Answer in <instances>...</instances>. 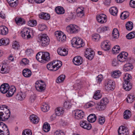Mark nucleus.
Listing matches in <instances>:
<instances>
[{
    "mask_svg": "<svg viewBox=\"0 0 135 135\" xmlns=\"http://www.w3.org/2000/svg\"><path fill=\"white\" fill-rule=\"evenodd\" d=\"M123 79V88L125 90L129 91L132 88V84L130 82L131 79V76L130 74L126 73Z\"/></svg>",
    "mask_w": 135,
    "mask_h": 135,
    "instance_id": "f257e3e1",
    "label": "nucleus"
},
{
    "mask_svg": "<svg viewBox=\"0 0 135 135\" xmlns=\"http://www.w3.org/2000/svg\"><path fill=\"white\" fill-rule=\"evenodd\" d=\"M62 65V62L60 61H53L49 63L47 65V67L50 70L55 71L58 70Z\"/></svg>",
    "mask_w": 135,
    "mask_h": 135,
    "instance_id": "f03ea898",
    "label": "nucleus"
},
{
    "mask_svg": "<svg viewBox=\"0 0 135 135\" xmlns=\"http://www.w3.org/2000/svg\"><path fill=\"white\" fill-rule=\"evenodd\" d=\"M71 43L73 47L77 48L82 47L84 45L82 39L80 38L77 37H75L72 39Z\"/></svg>",
    "mask_w": 135,
    "mask_h": 135,
    "instance_id": "7ed1b4c3",
    "label": "nucleus"
},
{
    "mask_svg": "<svg viewBox=\"0 0 135 135\" xmlns=\"http://www.w3.org/2000/svg\"><path fill=\"white\" fill-rule=\"evenodd\" d=\"M67 32L70 34H75L79 31V27L76 25L71 24L68 26L66 28Z\"/></svg>",
    "mask_w": 135,
    "mask_h": 135,
    "instance_id": "20e7f679",
    "label": "nucleus"
},
{
    "mask_svg": "<svg viewBox=\"0 0 135 135\" xmlns=\"http://www.w3.org/2000/svg\"><path fill=\"white\" fill-rule=\"evenodd\" d=\"M39 42L43 47L46 46L49 44L50 39L46 34L42 35L39 38Z\"/></svg>",
    "mask_w": 135,
    "mask_h": 135,
    "instance_id": "39448f33",
    "label": "nucleus"
},
{
    "mask_svg": "<svg viewBox=\"0 0 135 135\" xmlns=\"http://www.w3.org/2000/svg\"><path fill=\"white\" fill-rule=\"evenodd\" d=\"M109 100L106 98H103L99 103L97 104V108L99 110H104L105 108L107 105L108 104Z\"/></svg>",
    "mask_w": 135,
    "mask_h": 135,
    "instance_id": "423d86ee",
    "label": "nucleus"
},
{
    "mask_svg": "<svg viewBox=\"0 0 135 135\" xmlns=\"http://www.w3.org/2000/svg\"><path fill=\"white\" fill-rule=\"evenodd\" d=\"M115 83L112 80L108 79L105 84V89L107 91L113 90L115 88Z\"/></svg>",
    "mask_w": 135,
    "mask_h": 135,
    "instance_id": "0eeeda50",
    "label": "nucleus"
},
{
    "mask_svg": "<svg viewBox=\"0 0 135 135\" xmlns=\"http://www.w3.org/2000/svg\"><path fill=\"white\" fill-rule=\"evenodd\" d=\"M35 86L37 90L39 91L42 92L45 90L46 85L44 82L40 80L36 82Z\"/></svg>",
    "mask_w": 135,
    "mask_h": 135,
    "instance_id": "6e6552de",
    "label": "nucleus"
},
{
    "mask_svg": "<svg viewBox=\"0 0 135 135\" xmlns=\"http://www.w3.org/2000/svg\"><path fill=\"white\" fill-rule=\"evenodd\" d=\"M74 118L77 119H82L84 116V113L81 110H76L73 112Z\"/></svg>",
    "mask_w": 135,
    "mask_h": 135,
    "instance_id": "1a4fd4ad",
    "label": "nucleus"
},
{
    "mask_svg": "<svg viewBox=\"0 0 135 135\" xmlns=\"http://www.w3.org/2000/svg\"><path fill=\"white\" fill-rule=\"evenodd\" d=\"M55 33L57 40L59 41L64 42L66 40V36L63 32L57 31H56Z\"/></svg>",
    "mask_w": 135,
    "mask_h": 135,
    "instance_id": "9d476101",
    "label": "nucleus"
},
{
    "mask_svg": "<svg viewBox=\"0 0 135 135\" xmlns=\"http://www.w3.org/2000/svg\"><path fill=\"white\" fill-rule=\"evenodd\" d=\"M94 52L90 48H87L85 52L84 56L89 60L92 59L94 56Z\"/></svg>",
    "mask_w": 135,
    "mask_h": 135,
    "instance_id": "9b49d317",
    "label": "nucleus"
},
{
    "mask_svg": "<svg viewBox=\"0 0 135 135\" xmlns=\"http://www.w3.org/2000/svg\"><path fill=\"white\" fill-rule=\"evenodd\" d=\"M119 135H129V132L128 128L125 126H121L118 130Z\"/></svg>",
    "mask_w": 135,
    "mask_h": 135,
    "instance_id": "f8f14e48",
    "label": "nucleus"
},
{
    "mask_svg": "<svg viewBox=\"0 0 135 135\" xmlns=\"http://www.w3.org/2000/svg\"><path fill=\"white\" fill-rule=\"evenodd\" d=\"M30 30L27 28H24L21 31L22 37L25 39H28L31 37Z\"/></svg>",
    "mask_w": 135,
    "mask_h": 135,
    "instance_id": "ddd939ff",
    "label": "nucleus"
},
{
    "mask_svg": "<svg viewBox=\"0 0 135 135\" xmlns=\"http://www.w3.org/2000/svg\"><path fill=\"white\" fill-rule=\"evenodd\" d=\"M80 125L83 128L89 130L91 128V124L88 123L86 121H81L80 122Z\"/></svg>",
    "mask_w": 135,
    "mask_h": 135,
    "instance_id": "4468645a",
    "label": "nucleus"
},
{
    "mask_svg": "<svg viewBox=\"0 0 135 135\" xmlns=\"http://www.w3.org/2000/svg\"><path fill=\"white\" fill-rule=\"evenodd\" d=\"M97 19L98 22L100 23H104L107 21L106 16L104 14L98 15L97 16Z\"/></svg>",
    "mask_w": 135,
    "mask_h": 135,
    "instance_id": "2eb2a0df",
    "label": "nucleus"
},
{
    "mask_svg": "<svg viewBox=\"0 0 135 135\" xmlns=\"http://www.w3.org/2000/svg\"><path fill=\"white\" fill-rule=\"evenodd\" d=\"M128 55L127 53L124 52H122L117 56L118 60L120 62H123L126 60Z\"/></svg>",
    "mask_w": 135,
    "mask_h": 135,
    "instance_id": "dca6fc26",
    "label": "nucleus"
},
{
    "mask_svg": "<svg viewBox=\"0 0 135 135\" xmlns=\"http://www.w3.org/2000/svg\"><path fill=\"white\" fill-rule=\"evenodd\" d=\"M73 61L75 65H79L83 63V60L81 57L79 56L74 57L73 59Z\"/></svg>",
    "mask_w": 135,
    "mask_h": 135,
    "instance_id": "f3484780",
    "label": "nucleus"
},
{
    "mask_svg": "<svg viewBox=\"0 0 135 135\" xmlns=\"http://www.w3.org/2000/svg\"><path fill=\"white\" fill-rule=\"evenodd\" d=\"M9 84L7 83H4L1 85L0 87V90L1 93L5 94L7 93L9 88Z\"/></svg>",
    "mask_w": 135,
    "mask_h": 135,
    "instance_id": "a211bd4d",
    "label": "nucleus"
},
{
    "mask_svg": "<svg viewBox=\"0 0 135 135\" xmlns=\"http://www.w3.org/2000/svg\"><path fill=\"white\" fill-rule=\"evenodd\" d=\"M110 43L107 40L103 42L101 44V47L104 50H108L110 49Z\"/></svg>",
    "mask_w": 135,
    "mask_h": 135,
    "instance_id": "6ab92c4d",
    "label": "nucleus"
},
{
    "mask_svg": "<svg viewBox=\"0 0 135 135\" xmlns=\"http://www.w3.org/2000/svg\"><path fill=\"white\" fill-rule=\"evenodd\" d=\"M16 90V88L14 86H11L9 87V89L8 91V92L6 94V96L8 97L12 96L15 92Z\"/></svg>",
    "mask_w": 135,
    "mask_h": 135,
    "instance_id": "aec40b11",
    "label": "nucleus"
},
{
    "mask_svg": "<svg viewBox=\"0 0 135 135\" xmlns=\"http://www.w3.org/2000/svg\"><path fill=\"white\" fill-rule=\"evenodd\" d=\"M84 8L83 7H79L76 10V13L78 16L82 17L84 14Z\"/></svg>",
    "mask_w": 135,
    "mask_h": 135,
    "instance_id": "412c9836",
    "label": "nucleus"
},
{
    "mask_svg": "<svg viewBox=\"0 0 135 135\" xmlns=\"http://www.w3.org/2000/svg\"><path fill=\"white\" fill-rule=\"evenodd\" d=\"M58 54L61 56H66L68 54V51L65 48L60 47L57 50Z\"/></svg>",
    "mask_w": 135,
    "mask_h": 135,
    "instance_id": "4be33fe9",
    "label": "nucleus"
},
{
    "mask_svg": "<svg viewBox=\"0 0 135 135\" xmlns=\"http://www.w3.org/2000/svg\"><path fill=\"white\" fill-rule=\"evenodd\" d=\"M26 97L25 92L21 90L20 92L18 93L17 95L16 98L17 99L20 100H22L24 99Z\"/></svg>",
    "mask_w": 135,
    "mask_h": 135,
    "instance_id": "5701e85b",
    "label": "nucleus"
},
{
    "mask_svg": "<svg viewBox=\"0 0 135 135\" xmlns=\"http://www.w3.org/2000/svg\"><path fill=\"white\" fill-rule=\"evenodd\" d=\"M30 119L31 121L34 124H37L39 122V118L34 114L31 115L30 117Z\"/></svg>",
    "mask_w": 135,
    "mask_h": 135,
    "instance_id": "b1692460",
    "label": "nucleus"
},
{
    "mask_svg": "<svg viewBox=\"0 0 135 135\" xmlns=\"http://www.w3.org/2000/svg\"><path fill=\"white\" fill-rule=\"evenodd\" d=\"M121 75V72L118 70H116L111 73V76L114 78H119Z\"/></svg>",
    "mask_w": 135,
    "mask_h": 135,
    "instance_id": "393cba45",
    "label": "nucleus"
},
{
    "mask_svg": "<svg viewBox=\"0 0 135 135\" xmlns=\"http://www.w3.org/2000/svg\"><path fill=\"white\" fill-rule=\"evenodd\" d=\"M8 33V28L4 26H0V34L3 35H6Z\"/></svg>",
    "mask_w": 135,
    "mask_h": 135,
    "instance_id": "a878e982",
    "label": "nucleus"
},
{
    "mask_svg": "<svg viewBox=\"0 0 135 135\" xmlns=\"http://www.w3.org/2000/svg\"><path fill=\"white\" fill-rule=\"evenodd\" d=\"M10 115V111L8 109H7V110L6 111L4 114L3 113V115L2 116L1 120L5 121L7 120L9 118Z\"/></svg>",
    "mask_w": 135,
    "mask_h": 135,
    "instance_id": "bb28decb",
    "label": "nucleus"
},
{
    "mask_svg": "<svg viewBox=\"0 0 135 135\" xmlns=\"http://www.w3.org/2000/svg\"><path fill=\"white\" fill-rule=\"evenodd\" d=\"M6 64H2L0 65V72L2 74H6L8 73L9 70Z\"/></svg>",
    "mask_w": 135,
    "mask_h": 135,
    "instance_id": "cd10ccee",
    "label": "nucleus"
},
{
    "mask_svg": "<svg viewBox=\"0 0 135 135\" xmlns=\"http://www.w3.org/2000/svg\"><path fill=\"white\" fill-rule=\"evenodd\" d=\"M43 62L49 61L50 59V54L47 52H43Z\"/></svg>",
    "mask_w": 135,
    "mask_h": 135,
    "instance_id": "c85d7f7f",
    "label": "nucleus"
},
{
    "mask_svg": "<svg viewBox=\"0 0 135 135\" xmlns=\"http://www.w3.org/2000/svg\"><path fill=\"white\" fill-rule=\"evenodd\" d=\"M39 16L40 18L46 20H49L50 18V16L49 14L43 12L40 14Z\"/></svg>",
    "mask_w": 135,
    "mask_h": 135,
    "instance_id": "c756f323",
    "label": "nucleus"
},
{
    "mask_svg": "<svg viewBox=\"0 0 135 135\" xmlns=\"http://www.w3.org/2000/svg\"><path fill=\"white\" fill-rule=\"evenodd\" d=\"M22 74L23 76L25 77H29L31 75V72L29 69H26L23 70Z\"/></svg>",
    "mask_w": 135,
    "mask_h": 135,
    "instance_id": "7c9ffc66",
    "label": "nucleus"
},
{
    "mask_svg": "<svg viewBox=\"0 0 135 135\" xmlns=\"http://www.w3.org/2000/svg\"><path fill=\"white\" fill-rule=\"evenodd\" d=\"M133 68L132 64L130 63H127L125 64L123 67V69L124 71H130Z\"/></svg>",
    "mask_w": 135,
    "mask_h": 135,
    "instance_id": "2f4dec72",
    "label": "nucleus"
},
{
    "mask_svg": "<svg viewBox=\"0 0 135 135\" xmlns=\"http://www.w3.org/2000/svg\"><path fill=\"white\" fill-rule=\"evenodd\" d=\"M97 119V117L94 114H90L87 117L88 121L90 122L93 123L95 122Z\"/></svg>",
    "mask_w": 135,
    "mask_h": 135,
    "instance_id": "473e14b6",
    "label": "nucleus"
},
{
    "mask_svg": "<svg viewBox=\"0 0 135 135\" xmlns=\"http://www.w3.org/2000/svg\"><path fill=\"white\" fill-rule=\"evenodd\" d=\"M16 23L18 25H21L25 24L26 22L25 20L22 18H16L15 19Z\"/></svg>",
    "mask_w": 135,
    "mask_h": 135,
    "instance_id": "72a5a7b5",
    "label": "nucleus"
},
{
    "mask_svg": "<svg viewBox=\"0 0 135 135\" xmlns=\"http://www.w3.org/2000/svg\"><path fill=\"white\" fill-rule=\"evenodd\" d=\"M56 12L59 14H62L65 13V11L63 8L61 6L57 7L55 8Z\"/></svg>",
    "mask_w": 135,
    "mask_h": 135,
    "instance_id": "f704fd0d",
    "label": "nucleus"
},
{
    "mask_svg": "<svg viewBox=\"0 0 135 135\" xmlns=\"http://www.w3.org/2000/svg\"><path fill=\"white\" fill-rule=\"evenodd\" d=\"M4 127L6 128L7 131V132L8 133L7 134V135H9L8 129L7 128V126L5 124L3 123L2 122H0V133L2 132L3 131H2V129H3V128ZM0 135H4L3 133H0Z\"/></svg>",
    "mask_w": 135,
    "mask_h": 135,
    "instance_id": "c9c22d12",
    "label": "nucleus"
},
{
    "mask_svg": "<svg viewBox=\"0 0 135 135\" xmlns=\"http://www.w3.org/2000/svg\"><path fill=\"white\" fill-rule=\"evenodd\" d=\"M131 116V113L129 110H126L124 113V118L126 119H129Z\"/></svg>",
    "mask_w": 135,
    "mask_h": 135,
    "instance_id": "e433bc0d",
    "label": "nucleus"
},
{
    "mask_svg": "<svg viewBox=\"0 0 135 135\" xmlns=\"http://www.w3.org/2000/svg\"><path fill=\"white\" fill-rule=\"evenodd\" d=\"M109 11L112 15L114 16H116L118 12L117 8L116 7H113L109 9Z\"/></svg>",
    "mask_w": 135,
    "mask_h": 135,
    "instance_id": "4c0bfd02",
    "label": "nucleus"
},
{
    "mask_svg": "<svg viewBox=\"0 0 135 135\" xmlns=\"http://www.w3.org/2000/svg\"><path fill=\"white\" fill-rule=\"evenodd\" d=\"M43 52H39L37 54L36 56V58L38 61L43 63Z\"/></svg>",
    "mask_w": 135,
    "mask_h": 135,
    "instance_id": "58836bf2",
    "label": "nucleus"
},
{
    "mask_svg": "<svg viewBox=\"0 0 135 135\" xmlns=\"http://www.w3.org/2000/svg\"><path fill=\"white\" fill-rule=\"evenodd\" d=\"M112 37L114 38L117 39L119 37V32L116 28H114L113 31L112 33Z\"/></svg>",
    "mask_w": 135,
    "mask_h": 135,
    "instance_id": "ea45409f",
    "label": "nucleus"
},
{
    "mask_svg": "<svg viewBox=\"0 0 135 135\" xmlns=\"http://www.w3.org/2000/svg\"><path fill=\"white\" fill-rule=\"evenodd\" d=\"M72 104L70 101H65L63 104L64 108L67 109H70L71 107Z\"/></svg>",
    "mask_w": 135,
    "mask_h": 135,
    "instance_id": "a19ab883",
    "label": "nucleus"
},
{
    "mask_svg": "<svg viewBox=\"0 0 135 135\" xmlns=\"http://www.w3.org/2000/svg\"><path fill=\"white\" fill-rule=\"evenodd\" d=\"M9 40L8 39H1L0 40V46L2 45L6 46L9 44Z\"/></svg>",
    "mask_w": 135,
    "mask_h": 135,
    "instance_id": "79ce46f5",
    "label": "nucleus"
},
{
    "mask_svg": "<svg viewBox=\"0 0 135 135\" xmlns=\"http://www.w3.org/2000/svg\"><path fill=\"white\" fill-rule=\"evenodd\" d=\"M43 129L45 132H48L50 129V126L48 123H45L43 126Z\"/></svg>",
    "mask_w": 135,
    "mask_h": 135,
    "instance_id": "37998d69",
    "label": "nucleus"
},
{
    "mask_svg": "<svg viewBox=\"0 0 135 135\" xmlns=\"http://www.w3.org/2000/svg\"><path fill=\"white\" fill-rule=\"evenodd\" d=\"M135 99V98L134 96L131 94L128 95L127 99V102L129 103H132Z\"/></svg>",
    "mask_w": 135,
    "mask_h": 135,
    "instance_id": "c03bdc74",
    "label": "nucleus"
},
{
    "mask_svg": "<svg viewBox=\"0 0 135 135\" xmlns=\"http://www.w3.org/2000/svg\"><path fill=\"white\" fill-rule=\"evenodd\" d=\"M126 29L128 30H131L133 28V23L131 21H128L127 22L126 25Z\"/></svg>",
    "mask_w": 135,
    "mask_h": 135,
    "instance_id": "a18cd8bd",
    "label": "nucleus"
},
{
    "mask_svg": "<svg viewBox=\"0 0 135 135\" xmlns=\"http://www.w3.org/2000/svg\"><path fill=\"white\" fill-rule=\"evenodd\" d=\"M42 110L44 112H46L49 109V107L48 105L44 103L41 107Z\"/></svg>",
    "mask_w": 135,
    "mask_h": 135,
    "instance_id": "49530a36",
    "label": "nucleus"
},
{
    "mask_svg": "<svg viewBox=\"0 0 135 135\" xmlns=\"http://www.w3.org/2000/svg\"><path fill=\"white\" fill-rule=\"evenodd\" d=\"M64 113V110L60 108H57L56 110L55 114L57 116H60L62 114Z\"/></svg>",
    "mask_w": 135,
    "mask_h": 135,
    "instance_id": "de8ad7c7",
    "label": "nucleus"
},
{
    "mask_svg": "<svg viewBox=\"0 0 135 135\" xmlns=\"http://www.w3.org/2000/svg\"><path fill=\"white\" fill-rule=\"evenodd\" d=\"M112 50L114 54L118 53L120 51V48L119 46L117 45L114 47Z\"/></svg>",
    "mask_w": 135,
    "mask_h": 135,
    "instance_id": "09e8293b",
    "label": "nucleus"
},
{
    "mask_svg": "<svg viewBox=\"0 0 135 135\" xmlns=\"http://www.w3.org/2000/svg\"><path fill=\"white\" fill-rule=\"evenodd\" d=\"M127 38L128 39H131L135 37V32H133L129 33L126 36Z\"/></svg>",
    "mask_w": 135,
    "mask_h": 135,
    "instance_id": "8fccbe9b",
    "label": "nucleus"
},
{
    "mask_svg": "<svg viewBox=\"0 0 135 135\" xmlns=\"http://www.w3.org/2000/svg\"><path fill=\"white\" fill-rule=\"evenodd\" d=\"M129 16V13L128 12H124L121 14L120 17L123 20Z\"/></svg>",
    "mask_w": 135,
    "mask_h": 135,
    "instance_id": "3c124183",
    "label": "nucleus"
},
{
    "mask_svg": "<svg viewBox=\"0 0 135 135\" xmlns=\"http://www.w3.org/2000/svg\"><path fill=\"white\" fill-rule=\"evenodd\" d=\"M28 25L31 27L36 26L37 25V22L36 20H30L27 23Z\"/></svg>",
    "mask_w": 135,
    "mask_h": 135,
    "instance_id": "603ef678",
    "label": "nucleus"
},
{
    "mask_svg": "<svg viewBox=\"0 0 135 135\" xmlns=\"http://www.w3.org/2000/svg\"><path fill=\"white\" fill-rule=\"evenodd\" d=\"M32 131L30 129H25L22 132L23 135H32Z\"/></svg>",
    "mask_w": 135,
    "mask_h": 135,
    "instance_id": "864d4df0",
    "label": "nucleus"
},
{
    "mask_svg": "<svg viewBox=\"0 0 135 135\" xmlns=\"http://www.w3.org/2000/svg\"><path fill=\"white\" fill-rule=\"evenodd\" d=\"M100 36L98 34H94L92 35V40L94 41H98L100 38Z\"/></svg>",
    "mask_w": 135,
    "mask_h": 135,
    "instance_id": "5fc2aeb1",
    "label": "nucleus"
},
{
    "mask_svg": "<svg viewBox=\"0 0 135 135\" xmlns=\"http://www.w3.org/2000/svg\"><path fill=\"white\" fill-rule=\"evenodd\" d=\"M65 76L64 75H61L57 78L56 82L57 83H60L63 81L65 79Z\"/></svg>",
    "mask_w": 135,
    "mask_h": 135,
    "instance_id": "6e6d98bb",
    "label": "nucleus"
},
{
    "mask_svg": "<svg viewBox=\"0 0 135 135\" xmlns=\"http://www.w3.org/2000/svg\"><path fill=\"white\" fill-rule=\"evenodd\" d=\"M98 122L100 124H103L105 121V119L104 117H102V116H99L98 118Z\"/></svg>",
    "mask_w": 135,
    "mask_h": 135,
    "instance_id": "4d7b16f0",
    "label": "nucleus"
},
{
    "mask_svg": "<svg viewBox=\"0 0 135 135\" xmlns=\"http://www.w3.org/2000/svg\"><path fill=\"white\" fill-rule=\"evenodd\" d=\"M12 47L13 49H18L20 47V45L18 42L15 41L13 43Z\"/></svg>",
    "mask_w": 135,
    "mask_h": 135,
    "instance_id": "13d9d810",
    "label": "nucleus"
},
{
    "mask_svg": "<svg viewBox=\"0 0 135 135\" xmlns=\"http://www.w3.org/2000/svg\"><path fill=\"white\" fill-rule=\"evenodd\" d=\"M16 1V0H15V1L13 2L11 1H9V4L11 7H15L17 5Z\"/></svg>",
    "mask_w": 135,
    "mask_h": 135,
    "instance_id": "bf43d9fd",
    "label": "nucleus"
},
{
    "mask_svg": "<svg viewBox=\"0 0 135 135\" xmlns=\"http://www.w3.org/2000/svg\"><path fill=\"white\" fill-rule=\"evenodd\" d=\"M38 27L39 30L42 31L46 28V27L45 25L42 24L39 25Z\"/></svg>",
    "mask_w": 135,
    "mask_h": 135,
    "instance_id": "052dcab7",
    "label": "nucleus"
},
{
    "mask_svg": "<svg viewBox=\"0 0 135 135\" xmlns=\"http://www.w3.org/2000/svg\"><path fill=\"white\" fill-rule=\"evenodd\" d=\"M36 98V96L34 94L31 95L30 98L29 100V101L32 103L34 102Z\"/></svg>",
    "mask_w": 135,
    "mask_h": 135,
    "instance_id": "680f3d73",
    "label": "nucleus"
},
{
    "mask_svg": "<svg viewBox=\"0 0 135 135\" xmlns=\"http://www.w3.org/2000/svg\"><path fill=\"white\" fill-rule=\"evenodd\" d=\"M103 79V76L101 75H98L96 78V80L98 83L100 82Z\"/></svg>",
    "mask_w": 135,
    "mask_h": 135,
    "instance_id": "e2e57ef3",
    "label": "nucleus"
},
{
    "mask_svg": "<svg viewBox=\"0 0 135 135\" xmlns=\"http://www.w3.org/2000/svg\"><path fill=\"white\" fill-rule=\"evenodd\" d=\"M54 135H64V134L62 131L57 130L55 132Z\"/></svg>",
    "mask_w": 135,
    "mask_h": 135,
    "instance_id": "0e129e2a",
    "label": "nucleus"
},
{
    "mask_svg": "<svg viewBox=\"0 0 135 135\" xmlns=\"http://www.w3.org/2000/svg\"><path fill=\"white\" fill-rule=\"evenodd\" d=\"M130 6L133 8H135V0H130L129 2Z\"/></svg>",
    "mask_w": 135,
    "mask_h": 135,
    "instance_id": "69168bd1",
    "label": "nucleus"
},
{
    "mask_svg": "<svg viewBox=\"0 0 135 135\" xmlns=\"http://www.w3.org/2000/svg\"><path fill=\"white\" fill-rule=\"evenodd\" d=\"M22 62L23 64L26 65L28 64L29 60L26 58H23L22 59Z\"/></svg>",
    "mask_w": 135,
    "mask_h": 135,
    "instance_id": "338daca9",
    "label": "nucleus"
},
{
    "mask_svg": "<svg viewBox=\"0 0 135 135\" xmlns=\"http://www.w3.org/2000/svg\"><path fill=\"white\" fill-rule=\"evenodd\" d=\"M118 60L114 59L112 62V65L114 66H118Z\"/></svg>",
    "mask_w": 135,
    "mask_h": 135,
    "instance_id": "774afa93",
    "label": "nucleus"
}]
</instances>
